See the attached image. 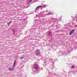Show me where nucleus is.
Masks as SVG:
<instances>
[{"instance_id": "obj_1", "label": "nucleus", "mask_w": 77, "mask_h": 77, "mask_svg": "<svg viewBox=\"0 0 77 77\" xmlns=\"http://www.w3.org/2000/svg\"><path fill=\"white\" fill-rule=\"evenodd\" d=\"M74 29L72 30L70 33L69 35H72V33H74Z\"/></svg>"}, {"instance_id": "obj_2", "label": "nucleus", "mask_w": 77, "mask_h": 77, "mask_svg": "<svg viewBox=\"0 0 77 77\" xmlns=\"http://www.w3.org/2000/svg\"><path fill=\"white\" fill-rule=\"evenodd\" d=\"M34 68L35 69H38V65H36L34 66Z\"/></svg>"}, {"instance_id": "obj_3", "label": "nucleus", "mask_w": 77, "mask_h": 77, "mask_svg": "<svg viewBox=\"0 0 77 77\" xmlns=\"http://www.w3.org/2000/svg\"><path fill=\"white\" fill-rule=\"evenodd\" d=\"M8 70H9V71H12V70H13L14 69V68H13L12 69H11L10 67H9L8 68Z\"/></svg>"}, {"instance_id": "obj_4", "label": "nucleus", "mask_w": 77, "mask_h": 77, "mask_svg": "<svg viewBox=\"0 0 77 77\" xmlns=\"http://www.w3.org/2000/svg\"><path fill=\"white\" fill-rule=\"evenodd\" d=\"M71 68H75V67H74V65H72L71 66Z\"/></svg>"}, {"instance_id": "obj_5", "label": "nucleus", "mask_w": 77, "mask_h": 77, "mask_svg": "<svg viewBox=\"0 0 77 77\" xmlns=\"http://www.w3.org/2000/svg\"><path fill=\"white\" fill-rule=\"evenodd\" d=\"M15 64L14 63V64L12 68H14V66H15Z\"/></svg>"}, {"instance_id": "obj_6", "label": "nucleus", "mask_w": 77, "mask_h": 77, "mask_svg": "<svg viewBox=\"0 0 77 77\" xmlns=\"http://www.w3.org/2000/svg\"><path fill=\"white\" fill-rule=\"evenodd\" d=\"M15 64L14 63V64L12 68H14V66H15Z\"/></svg>"}, {"instance_id": "obj_7", "label": "nucleus", "mask_w": 77, "mask_h": 77, "mask_svg": "<svg viewBox=\"0 0 77 77\" xmlns=\"http://www.w3.org/2000/svg\"><path fill=\"white\" fill-rule=\"evenodd\" d=\"M15 64L14 63V64L12 68H14V66H15Z\"/></svg>"}, {"instance_id": "obj_8", "label": "nucleus", "mask_w": 77, "mask_h": 77, "mask_svg": "<svg viewBox=\"0 0 77 77\" xmlns=\"http://www.w3.org/2000/svg\"><path fill=\"white\" fill-rule=\"evenodd\" d=\"M29 3H30V2H32V0H30L29 2Z\"/></svg>"}, {"instance_id": "obj_9", "label": "nucleus", "mask_w": 77, "mask_h": 77, "mask_svg": "<svg viewBox=\"0 0 77 77\" xmlns=\"http://www.w3.org/2000/svg\"><path fill=\"white\" fill-rule=\"evenodd\" d=\"M14 64H15V63H16V60H14Z\"/></svg>"}, {"instance_id": "obj_10", "label": "nucleus", "mask_w": 77, "mask_h": 77, "mask_svg": "<svg viewBox=\"0 0 77 77\" xmlns=\"http://www.w3.org/2000/svg\"><path fill=\"white\" fill-rule=\"evenodd\" d=\"M42 6H39V8H42Z\"/></svg>"}, {"instance_id": "obj_11", "label": "nucleus", "mask_w": 77, "mask_h": 77, "mask_svg": "<svg viewBox=\"0 0 77 77\" xmlns=\"http://www.w3.org/2000/svg\"><path fill=\"white\" fill-rule=\"evenodd\" d=\"M23 59V57H21V59Z\"/></svg>"}, {"instance_id": "obj_12", "label": "nucleus", "mask_w": 77, "mask_h": 77, "mask_svg": "<svg viewBox=\"0 0 77 77\" xmlns=\"http://www.w3.org/2000/svg\"><path fill=\"white\" fill-rule=\"evenodd\" d=\"M49 15H51V14L50 13H48Z\"/></svg>"}, {"instance_id": "obj_13", "label": "nucleus", "mask_w": 77, "mask_h": 77, "mask_svg": "<svg viewBox=\"0 0 77 77\" xmlns=\"http://www.w3.org/2000/svg\"><path fill=\"white\" fill-rule=\"evenodd\" d=\"M38 8H39V6H38V7H37L36 9H38Z\"/></svg>"}, {"instance_id": "obj_14", "label": "nucleus", "mask_w": 77, "mask_h": 77, "mask_svg": "<svg viewBox=\"0 0 77 77\" xmlns=\"http://www.w3.org/2000/svg\"><path fill=\"white\" fill-rule=\"evenodd\" d=\"M8 26H10V24H8Z\"/></svg>"}, {"instance_id": "obj_15", "label": "nucleus", "mask_w": 77, "mask_h": 77, "mask_svg": "<svg viewBox=\"0 0 77 77\" xmlns=\"http://www.w3.org/2000/svg\"><path fill=\"white\" fill-rule=\"evenodd\" d=\"M10 23H7V24H9Z\"/></svg>"}]
</instances>
